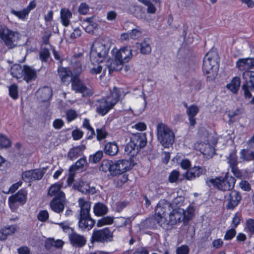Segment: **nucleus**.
Segmentation results:
<instances>
[{"label":"nucleus","instance_id":"obj_1","mask_svg":"<svg viewBox=\"0 0 254 254\" xmlns=\"http://www.w3.org/2000/svg\"><path fill=\"white\" fill-rule=\"evenodd\" d=\"M171 204L165 200H160L158 203L155 210L154 219L157 223L164 230H171L173 226L178 222H181L182 217V212L173 209L170 213L169 219L166 217V213L170 210Z\"/></svg>","mask_w":254,"mask_h":254},{"label":"nucleus","instance_id":"obj_2","mask_svg":"<svg viewBox=\"0 0 254 254\" xmlns=\"http://www.w3.org/2000/svg\"><path fill=\"white\" fill-rule=\"evenodd\" d=\"M121 96L120 89L114 87L110 93L96 101V112L101 116L107 115L118 103Z\"/></svg>","mask_w":254,"mask_h":254},{"label":"nucleus","instance_id":"obj_3","mask_svg":"<svg viewBox=\"0 0 254 254\" xmlns=\"http://www.w3.org/2000/svg\"><path fill=\"white\" fill-rule=\"evenodd\" d=\"M236 179L227 173L224 177H217L215 178H207L206 184L209 187L211 186L223 191L231 190L234 188Z\"/></svg>","mask_w":254,"mask_h":254},{"label":"nucleus","instance_id":"obj_4","mask_svg":"<svg viewBox=\"0 0 254 254\" xmlns=\"http://www.w3.org/2000/svg\"><path fill=\"white\" fill-rule=\"evenodd\" d=\"M132 57V50L129 47L121 48L117 52L114 61L109 66V72L121 70L123 64L127 63Z\"/></svg>","mask_w":254,"mask_h":254},{"label":"nucleus","instance_id":"obj_5","mask_svg":"<svg viewBox=\"0 0 254 254\" xmlns=\"http://www.w3.org/2000/svg\"><path fill=\"white\" fill-rule=\"evenodd\" d=\"M157 140L165 148H169L175 140V134L166 125L162 123L157 124L156 127Z\"/></svg>","mask_w":254,"mask_h":254},{"label":"nucleus","instance_id":"obj_6","mask_svg":"<svg viewBox=\"0 0 254 254\" xmlns=\"http://www.w3.org/2000/svg\"><path fill=\"white\" fill-rule=\"evenodd\" d=\"M0 39L5 46L11 49L17 46L19 33L10 29L3 23H0Z\"/></svg>","mask_w":254,"mask_h":254},{"label":"nucleus","instance_id":"obj_7","mask_svg":"<svg viewBox=\"0 0 254 254\" xmlns=\"http://www.w3.org/2000/svg\"><path fill=\"white\" fill-rule=\"evenodd\" d=\"M109 48L103 42L95 41L90 51V60L93 64L102 63L107 58Z\"/></svg>","mask_w":254,"mask_h":254},{"label":"nucleus","instance_id":"obj_8","mask_svg":"<svg viewBox=\"0 0 254 254\" xmlns=\"http://www.w3.org/2000/svg\"><path fill=\"white\" fill-rule=\"evenodd\" d=\"M113 232L109 228L94 230L91 238L92 243H107L113 240Z\"/></svg>","mask_w":254,"mask_h":254},{"label":"nucleus","instance_id":"obj_9","mask_svg":"<svg viewBox=\"0 0 254 254\" xmlns=\"http://www.w3.org/2000/svg\"><path fill=\"white\" fill-rule=\"evenodd\" d=\"M27 194V191L21 189L16 194L9 197L8 204L12 211H15L20 205H23L26 203Z\"/></svg>","mask_w":254,"mask_h":254},{"label":"nucleus","instance_id":"obj_10","mask_svg":"<svg viewBox=\"0 0 254 254\" xmlns=\"http://www.w3.org/2000/svg\"><path fill=\"white\" fill-rule=\"evenodd\" d=\"M71 83L72 89L76 93H81L83 97H90L93 94L92 89L86 86L77 76H74Z\"/></svg>","mask_w":254,"mask_h":254},{"label":"nucleus","instance_id":"obj_11","mask_svg":"<svg viewBox=\"0 0 254 254\" xmlns=\"http://www.w3.org/2000/svg\"><path fill=\"white\" fill-rule=\"evenodd\" d=\"M246 82L242 85V89L246 98L252 97L251 91H254V72H246L243 73Z\"/></svg>","mask_w":254,"mask_h":254},{"label":"nucleus","instance_id":"obj_12","mask_svg":"<svg viewBox=\"0 0 254 254\" xmlns=\"http://www.w3.org/2000/svg\"><path fill=\"white\" fill-rule=\"evenodd\" d=\"M132 168L131 162L126 159L119 160L114 162L112 167V175H117L122 174Z\"/></svg>","mask_w":254,"mask_h":254},{"label":"nucleus","instance_id":"obj_13","mask_svg":"<svg viewBox=\"0 0 254 254\" xmlns=\"http://www.w3.org/2000/svg\"><path fill=\"white\" fill-rule=\"evenodd\" d=\"M227 202L226 208L227 209L233 210L240 202L242 196L238 191L232 190L228 195L225 196Z\"/></svg>","mask_w":254,"mask_h":254},{"label":"nucleus","instance_id":"obj_14","mask_svg":"<svg viewBox=\"0 0 254 254\" xmlns=\"http://www.w3.org/2000/svg\"><path fill=\"white\" fill-rule=\"evenodd\" d=\"M211 55V52H208L203 60L202 70L203 73L206 74H210L216 64L215 59Z\"/></svg>","mask_w":254,"mask_h":254},{"label":"nucleus","instance_id":"obj_15","mask_svg":"<svg viewBox=\"0 0 254 254\" xmlns=\"http://www.w3.org/2000/svg\"><path fill=\"white\" fill-rule=\"evenodd\" d=\"M65 196L64 193H61L50 202L51 209L55 212L60 213L64 211Z\"/></svg>","mask_w":254,"mask_h":254},{"label":"nucleus","instance_id":"obj_16","mask_svg":"<svg viewBox=\"0 0 254 254\" xmlns=\"http://www.w3.org/2000/svg\"><path fill=\"white\" fill-rule=\"evenodd\" d=\"M236 66L239 70L246 72H253L250 70L254 67V58L240 59L236 63Z\"/></svg>","mask_w":254,"mask_h":254},{"label":"nucleus","instance_id":"obj_17","mask_svg":"<svg viewBox=\"0 0 254 254\" xmlns=\"http://www.w3.org/2000/svg\"><path fill=\"white\" fill-rule=\"evenodd\" d=\"M70 244L74 247L81 248L86 243V239L83 235L77 234L74 231L68 237Z\"/></svg>","mask_w":254,"mask_h":254},{"label":"nucleus","instance_id":"obj_18","mask_svg":"<svg viewBox=\"0 0 254 254\" xmlns=\"http://www.w3.org/2000/svg\"><path fill=\"white\" fill-rule=\"evenodd\" d=\"M58 74L61 81L64 84L68 85L72 81L74 76H73L72 72L67 68L59 66L58 68Z\"/></svg>","mask_w":254,"mask_h":254},{"label":"nucleus","instance_id":"obj_19","mask_svg":"<svg viewBox=\"0 0 254 254\" xmlns=\"http://www.w3.org/2000/svg\"><path fill=\"white\" fill-rule=\"evenodd\" d=\"M206 173V170L204 167L200 166H194L190 168L185 173V176L188 180H192L201 175H204Z\"/></svg>","mask_w":254,"mask_h":254},{"label":"nucleus","instance_id":"obj_20","mask_svg":"<svg viewBox=\"0 0 254 254\" xmlns=\"http://www.w3.org/2000/svg\"><path fill=\"white\" fill-rule=\"evenodd\" d=\"M37 70L32 66L23 65V73L22 78L27 83L35 80L37 77Z\"/></svg>","mask_w":254,"mask_h":254},{"label":"nucleus","instance_id":"obj_21","mask_svg":"<svg viewBox=\"0 0 254 254\" xmlns=\"http://www.w3.org/2000/svg\"><path fill=\"white\" fill-rule=\"evenodd\" d=\"M78 227L83 231L90 230L95 225V220L91 216L78 217Z\"/></svg>","mask_w":254,"mask_h":254},{"label":"nucleus","instance_id":"obj_22","mask_svg":"<svg viewBox=\"0 0 254 254\" xmlns=\"http://www.w3.org/2000/svg\"><path fill=\"white\" fill-rule=\"evenodd\" d=\"M131 141L138 149H140L146 146L147 143L146 136L144 133H137L132 134L130 138Z\"/></svg>","mask_w":254,"mask_h":254},{"label":"nucleus","instance_id":"obj_23","mask_svg":"<svg viewBox=\"0 0 254 254\" xmlns=\"http://www.w3.org/2000/svg\"><path fill=\"white\" fill-rule=\"evenodd\" d=\"M80 207V214L78 217L91 216L90 214L91 204L83 198H80L78 201Z\"/></svg>","mask_w":254,"mask_h":254},{"label":"nucleus","instance_id":"obj_24","mask_svg":"<svg viewBox=\"0 0 254 254\" xmlns=\"http://www.w3.org/2000/svg\"><path fill=\"white\" fill-rule=\"evenodd\" d=\"M75 187L79 191L83 194H94L96 192L95 187H90L87 183L83 181H80Z\"/></svg>","mask_w":254,"mask_h":254},{"label":"nucleus","instance_id":"obj_25","mask_svg":"<svg viewBox=\"0 0 254 254\" xmlns=\"http://www.w3.org/2000/svg\"><path fill=\"white\" fill-rule=\"evenodd\" d=\"M18 226L16 225H9L2 228L0 230V240H5L8 236L14 234Z\"/></svg>","mask_w":254,"mask_h":254},{"label":"nucleus","instance_id":"obj_26","mask_svg":"<svg viewBox=\"0 0 254 254\" xmlns=\"http://www.w3.org/2000/svg\"><path fill=\"white\" fill-rule=\"evenodd\" d=\"M85 148L84 145H82L75 146L71 148L67 153L68 159L70 160H73L81 156L83 153V151Z\"/></svg>","mask_w":254,"mask_h":254},{"label":"nucleus","instance_id":"obj_27","mask_svg":"<svg viewBox=\"0 0 254 254\" xmlns=\"http://www.w3.org/2000/svg\"><path fill=\"white\" fill-rule=\"evenodd\" d=\"M72 17V12L67 8H62L60 11V18L62 24L67 27L70 24V19Z\"/></svg>","mask_w":254,"mask_h":254},{"label":"nucleus","instance_id":"obj_28","mask_svg":"<svg viewBox=\"0 0 254 254\" xmlns=\"http://www.w3.org/2000/svg\"><path fill=\"white\" fill-rule=\"evenodd\" d=\"M199 112L198 107L195 105H192L189 107L186 111V113L189 117V120L190 126L194 127L196 124V120L194 117Z\"/></svg>","mask_w":254,"mask_h":254},{"label":"nucleus","instance_id":"obj_29","mask_svg":"<svg viewBox=\"0 0 254 254\" xmlns=\"http://www.w3.org/2000/svg\"><path fill=\"white\" fill-rule=\"evenodd\" d=\"M136 47L143 55H149L151 52V47L149 39H145L140 43H136Z\"/></svg>","mask_w":254,"mask_h":254},{"label":"nucleus","instance_id":"obj_30","mask_svg":"<svg viewBox=\"0 0 254 254\" xmlns=\"http://www.w3.org/2000/svg\"><path fill=\"white\" fill-rule=\"evenodd\" d=\"M104 151L107 155L114 156L118 153L119 148L117 144L115 142H109L105 145Z\"/></svg>","mask_w":254,"mask_h":254},{"label":"nucleus","instance_id":"obj_31","mask_svg":"<svg viewBox=\"0 0 254 254\" xmlns=\"http://www.w3.org/2000/svg\"><path fill=\"white\" fill-rule=\"evenodd\" d=\"M194 212V208L191 206H189L187 210L182 209V214L183 215L182 221L185 225H187L192 218Z\"/></svg>","mask_w":254,"mask_h":254},{"label":"nucleus","instance_id":"obj_32","mask_svg":"<svg viewBox=\"0 0 254 254\" xmlns=\"http://www.w3.org/2000/svg\"><path fill=\"white\" fill-rule=\"evenodd\" d=\"M94 213L97 216H102L106 215L108 212L107 206L103 203L98 202L93 207Z\"/></svg>","mask_w":254,"mask_h":254},{"label":"nucleus","instance_id":"obj_33","mask_svg":"<svg viewBox=\"0 0 254 254\" xmlns=\"http://www.w3.org/2000/svg\"><path fill=\"white\" fill-rule=\"evenodd\" d=\"M62 186V183H57L52 185L49 189L48 194L51 196H54V198H56L60 193H64L61 190Z\"/></svg>","mask_w":254,"mask_h":254},{"label":"nucleus","instance_id":"obj_34","mask_svg":"<svg viewBox=\"0 0 254 254\" xmlns=\"http://www.w3.org/2000/svg\"><path fill=\"white\" fill-rule=\"evenodd\" d=\"M10 72L13 77L17 79L21 78L23 73V66H22L19 64H14L11 67Z\"/></svg>","mask_w":254,"mask_h":254},{"label":"nucleus","instance_id":"obj_35","mask_svg":"<svg viewBox=\"0 0 254 254\" xmlns=\"http://www.w3.org/2000/svg\"><path fill=\"white\" fill-rule=\"evenodd\" d=\"M241 79L239 77H235L231 80V82L227 84V87L233 93H237L240 88Z\"/></svg>","mask_w":254,"mask_h":254},{"label":"nucleus","instance_id":"obj_36","mask_svg":"<svg viewBox=\"0 0 254 254\" xmlns=\"http://www.w3.org/2000/svg\"><path fill=\"white\" fill-rule=\"evenodd\" d=\"M139 151L137 147L135 146L134 144L130 141L126 145L125 148V153L132 157L136 156Z\"/></svg>","mask_w":254,"mask_h":254},{"label":"nucleus","instance_id":"obj_37","mask_svg":"<svg viewBox=\"0 0 254 254\" xmlns=\"http://www.w3.org/2000/svg\"><path fill=\"white\" fill-rule=\"evenodd\" d=\"M64 242L61 240H55L54 239H49L45 242V247L47 250H50L52 247L61 248Z\"/></svg>","mask_w":254,"mask_h":254},{"label":"nucleus","instance_id":"obj_38","mask_svg":"<svg viewBox=\"0 0 254 254\" xmlns=\"http://www.w3.org/2000/svg\"><path fill=\"white\" fill-rule=\"evenodd\" d=\"M249 149H243L240 152V158L244 161H250L254 160V152Z\"/></svg>","mask_w":254,"mask_h":254},{"label":"nucleus","instance_id":"obj_39","mask_svg":"<svg viewBox=\"0 0 254 254\" xmlns=\"http://www.w3.org/2000/svg\"><path fill=\"white\" fill-rule=\"evenodd\" d=\"M114 165V162L109 160H103L100 166L99 170L104 172L109 171L112 175V167Z\"/></svg>","mask_w":254,"mask_h":254},{"label":"nucleus","instance_id":"obj_40","mask_svg":"<svg viewBox=\"0 0 254 254\" xmlns=\"http://www.w3.org/2000/svg\"><path fill=\"white\" fill-rule=\"evenodd\" d=\"M87 164L86 159L85 157L81 158L78 160L74 165H72L70 168V172L76 171L80 168H83Z\"/></svg>","mask_w":254,"mask_h":254},{"label":"nucleus","instance_id":"obj_41","mask_svg":"<svg viewBox=\"0 0 254 254\" xmlns=\"http://www.w3.org/2000/svg\"><path fill=\"white\" fill-rule=\"evenodd\" d=\"M114 217L111 216L103 217L99 219L97 222V226L101 227L104 225H110L113 223Z\"/></svg>","mask_w":254,"mask_h":254},{"label":"nucleus","instance_id":"obj_42","mask_svg":"<svg viewBox=\"0 0 254 254\" xmlns=\"http://www.w3.org/2000/svg\"><path fill=\"white\" fill-rule=\"evenodd\" d=\"M128 180V176L126 174H124L115 178L113 180L114 185L118 188L122 187L123 185Z\"/></svg>","mask_w":254,"mask_h":254},{"label":"nucleus","instance_id":"obj_43","mask_svg":"<svg viewBox=\"0 0 254 254\" xmlns=\"http://www.w3.org/2000/svg\"><path fill=\"white\" fill-rule=\"evenodd\" d=\"M10 13L16 16L19 19L24 21L28 16V13L25 10V9H23L21 10H16L13 8H11L10 9Z\"/></svg>","mask_w":254,"mask_h":254},{"label":"nucleus","instance_id":"obj_44","mask_svg":"<svg viewBox=\"0 0 254 254\" xmlns=\"http://www.w3.org/2000/svg\"><path fill=\"white\" fill-rule=\"evenodd\" d=\"M236 150H234L229 155L227 158L228 162L231 168L234 167L238 165V158L236 155Z\"/></svg>","mask_w":254,"mask_h":254},{"label":"nucleus","instance_id":"obj_45","mask_svg":"<svg viewBox=\"0 0 254 254\" xmlns=\"http://www.w3.org/2000/svg\"><path fill=\"white\" fill-rule=\"evenodd\" d=\"M41 92L42 101H46L51 98L52 96V90L51 88L46 87L43 88L41 90Z\"/></svg>","mask_w":254,"mask_h":254},{"label":"nucleus","instance_id":"obj_46","mask_svg":"<svg viewBox=\"0 0 254 254\" xmlns=\"http://www.w3.org/2000/svg\"><path fill=\"white\" fill-rule=\"evenodd\" d=\"M82 127L84 128H86L87 130H88L89 131H90L91 132L90 135H89V136H88L87 137V139H92L93 138L94 136L95 135V131H94V129H93V128L91 126L88 119H84Z\"/></svg>","mask_w":254,"mask_h":254},{"label":"nucleus","instance_id":"obj_47","mask_svg":"<svg viewBox=\"0 0 254 254\" xmlns=\"http://www.w3.org/2000/svg\"><path fill=\"white\" fill-rule=\"evenodd\" d=\"M40 59L42 62L48 63L50 58V53L48 49L44 48L39 52Z\"/></svg>","mask_w":254,"mask_h":254},{"label":"nucleus","instance_id":"obj_48","mask_svg":"<svg viewBox=\"0 0 254 254\" xmlns=\"http://www.w3.org/2000/svg\"><path fill=\"white\" fill-rule=\"evenodd\" d=\"M47 170L46 167H44L41 169L33 170V178L34 180H40L43 177Z\"/></svg>","mask_w":254,"mask_h":254},{"label":"nucleus","instance_id":"obj_49","mask_svg":"<svg viewBox=\"0 0 254 254\" xmlns=\"http://www.w3.org/2000/svg\"><path fill=\"white\" fill-rule=\"evenodd\" d=\"M9 95L14 100L18 98V86L16 84H12L8 87Z\"/></svg>","mask_w":254,"mask_h":254},{"label":"nucleus","instance_id":"obj_50","mask_svg":"<svg viewBox=\"0 0 254 254\" xmlns=\"http://www.w3.org/2000/svg\"><path fill=\"white\" fill-rule=\"evenodd\" d=\"M103 152L102 151H98L95 153L89 156V161L92 163H97L99 162L103 157Z\"/></svg>","mask_w":254,"mask_h":254},{"label":"nucleus","instance_id":"obj_51","mask_svg":"<svg viewBox=\"0 0 254 254\" xmlns=\"http://www.w3.org/2000/svg\"><path fill=\"white\" fill-rule=\"evenodd\" d=\"M96 137L98 141L105 139L108 135V132L106 131L104 127L96 129Z\"/></svg>","mask_w":254,"mask_h":254},{"label":"nucleus","instance_id":"obj_52","mask_svg":"<svg viewBox=\"0 0 254 254\" xmlns=\"http://www.w3.org/2000/svg\"><path fill=\"white\" fill-rule=\"evenodd\" d=\"M10 142L5 136L0 134V148H7L10 146Z\"/></svg>","mask_w":254,"mask_h":254},{"label":"nucleus","instance_id":"obj_53","mask_svg":"<svg viewBox=\"0 0 254 254\" xmlns=\"http://www.w3.org/2000/svg\"><path fill=\"white\" fill-rule=\"evenodd\" d=\"M77 113L74 110L69 109L67 110L66 113V117L68 122H70L74 120L77 118Z\"/></svg>","mask_w":254,"mask_h":254},{"label":"nucleus","instance_id":"obj_54","mask_svg":"<svg viewBox=\"0 0 254 254\" xmlns=\"http://www.w3.org/2000/svg\"><path fill=\"white\" fill-rule=\"evenodd\" d=\"M49 215L47 210H40L38 214L37 219L41 222H45L49 218Z\"/></svg>","mask_w":254,"mask_h":254},{"label":"nucleus","instance_id":"obj_55","mask_svg":"<svg viewBox=\"0 0 254 254\" xmlns=\"http://www.w3.org/2000/svg\"><path fill=\"white\" fill-rule=\"evenodd\" d=\"M236 234V231L235 228H232L227 230L224 235V239L225 240H230L232 239Z\"/></svg>","mask_w":254,"mask_h":254},{"label":"nucleus","instance_id":"obj_56","mask_svg":"<svg viewBox=\"0 0 254 254\" xmlns=\"http://www.w3.org/2000/svg\"><path fill=\"white\" fill-rule=\"evenodd\" d=\"M33 170L25 171L22 174V178L25 182L33 181Z\"/></svg>","mask_w":254,"mask_h":254},{"label":"nucleus","instance_id":"obj_57","mask_svg":"<svg viewBox=\"0 0 254 254\" xmlns=\"http://www.w3.org/2000/svg\"><path fill=\"white\" fill-rule=\"evenodd\" d=\"M179 176L180 173L179 171L173 170L171 172L169 176V181L171 183L176 182L178 180Z\"/></svg>","mask_w":254,"mask_h":254},{"label":"nucleus","instance_id":"obj_58","mask_svg":"<svg viewBox=\"0 0 254 254\" xmlns=\"http://www.w3.org/2000/svg\"><path fill=\"white\" fill-rule=\"evenodd\" d=\"M129 33V37L132 39H137L140 37L142 35V32L137 29H132Z\"/></svg>","mask_w":254,"mask_h":254},{"label":"nucleus","instance_id":"obj_59","mask_svg":"<svg viewBox=\"0 0 254 254\" xmlns=\"http://www.w3.org/2000/svg\"><path fill=\"white\" fill-rule=\"evenodd\" d=\"M58 225L61 227L64 232L65 233H68V236L69 234L74 231V229L72 228H70L67 224L65 222H62L59 223Z\"/></svg>","mask_w":254,"mask_h":254},{"label":"nucleus","instance_id":"obj_60","mask_svg":"<svg viewBox=\"0 0 254 254\" xmlns=\"http://www.w3.org/2000/svg\"><path fill=\"white\" fill-rule=\"evenodd\" d=\"M190 249L187 245H182L176 250L177 254H189Z\"/></svg>","mask_w":254,"mask_h":254},{"label":"nucleus","instance_id":"obj_61","mask_svg":"<svg viewBox=\"0 0 254 254\" xmlns=\"http://www.w3.org/2000/svg\"><path fill=\"white\" fill-rule=\"evenodd\" d=\"M96 23H93V24H86V23H83L82 26L86 32L91 33L93 32L94 29L96 26Z\"/></svg>","mask_w":254,"mask_h":254},{"label":"nucleus","instance_id":"obj_62","mask_svg":"<svg viewBox=\"0 0 254 254\" xmlns=\"http://www.w3.org/2000/svg\"><path fill=\"white\" fill-rule=\"evenodd\" d=\"M83 135V132L78 129H74L72 132L73 139L75 140H79L81 138Z\"/></svg>","mask_w":254,"mask_h":254},{"label":"nucleus","instance_id":"obj_63","mask_svg":"<svg viewBox=\"0 0 254 254\" xmlns=\"http://www.w3.org/2000/svg\"><path fill=\"white\" fill-rule=\"evenodd\" d=\"M241 219V214L239 212H237L232 220V224L234 228L235 229L240 224Z\"/></svg>","mask_w":254,"mask_h":254},{"label":"nucleus","instance_id":"obj_64","mask_svg":"<svg viewBox=\"0 0 254 254\" xmlns=\"http://www.w3.org/2000/svg\"><path fill=\"white\" fill-rule=\"evenodd\" d=\"M246 226L249 231L254 234V219H249L246 221Z\"/></svg>","mask_w":254,"mask_h":254}]
</instances>
